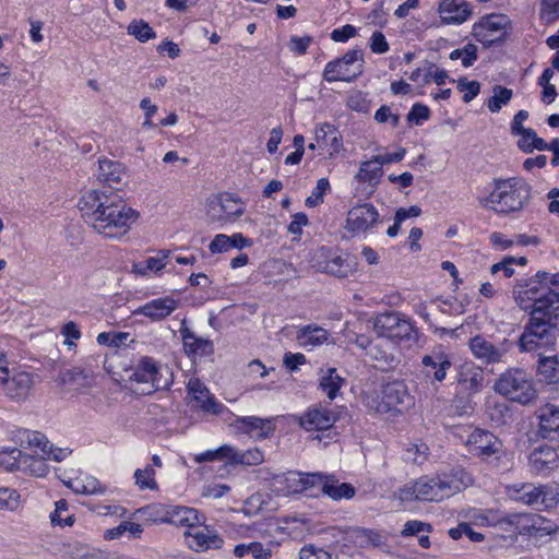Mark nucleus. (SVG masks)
Returning a JSON list of instances; mask_svg holds the SVG:
<instances>
[{
    "instance_id": "f257e3e1",
    "label": "nucleus",
    "mask_w": 559,
    "mask_h": 559,
    "mask_svg": "<svg viewBox=\"0 0 559 559\" xmlns=\"http://www.w3.org/2000/svg\"><path fill=\"white\" fill-rule=\"evenodd\" d=\"M86 223L98 234L109 238L126 235L139 218V213L121 199L97 189L86 192L79 203Z\"/></svg>"
},
{
    "instance_id": "f03ea898",
    "label": "nucleus",
    "mask_w": 559,
    "mask_h": 559,
    "mask_svg": "<svg viewBox=\"0 0 559 559\" xmlns=\"http://www.w3.org/2000/svg\"><path fill=\"white\" fill-rule=\"evenodd\" d=\"M516 305L530 312L522 335L543 328L545 316L551 309H559V273L537 272L528 280L519 281L513 287Z\"/></svg>"
},
{
    "instance_id": "7ed1b4c3",
    "label": "nucleus",
    "mask_w": 559,
    "mask_h": 559,
    "mask_svg": "<svg viewBox=\"0 0 559 559\" xmlns=\"http://www.w3.org/2000/svg\"><path fill=\"white\" fill-rule=\"evenodd\" d=\"M471 476L463 471L437 477H420L400 490L402 500H420L439 502L465 489L471 484Z\"/></svg>"
},
{
    "instance_id": "20e7f679",
    "label": "nucleus",
    "mask_w": 559,
    "mask_h": 559,
    "mask_svg": "<svg viewBox=\"0 0 559 559\" xmlns=\"http://www.w3.org/2000/svg\"><path fill=\"white\" fill-rule=\"evenodd\" d=\"M493 189L479 200L483 207L509 215L523 211L531 200V186L522 178L493 179Z\"/></svg>"
},
{
    "instance_id": "39448f33",
    "label": "nucleus",
    "mask_w": 559,
    "mask_h": 559,
    "mask_svg": "<svg viewBox=\"0 0 559 559\" xmlns=\"http://www.w3.org/2000/svg\"><path fill=\"white\" fill-rule=\"evenodd\" d=\"M493 389L510 401L527 405L537 397L533 379L523 369L510 368L497 379Z\"/></svg>"
},
{
    "instance_id": "423d86ee",
    "label": "nucleus",
    "mask_w": 559,
    "mask_h": 559,
    "mask_svg": "<svg viewBox=\"0 0 559 559\" xmlns=\"http://www.w3.org/2000/svg\"><path fill=\"white\" fill-rule=\"evenodd\" d=\"M559 309H551L544 318V326L532 331L528 335H521L519 347L522 352H533L537 348L556 352L559 336Z\"/></svg>"
},
{
    "instance_id": "0eeeda50",
    "label": "nucleus",
    "mask_w": 559,
    "mask_h": 559,
    "mask_svg": "<svg viewBox=\"0 0 559 559\" xmlns=\"http://www.w3.org/2000/svg\"><path fill=\"white\" fill-rule=\"evenodd\" d=\"M362 49L348 50L342 58L330 61L323 71V79L326 82L345 81L350 82L364 71Z\"/></svg>"
},
{
    "instance_id": "6e6552de",
    "label": "nucleus",
    "mask_w": 559,
    "mask_h": 559,
    "mask_svg": "<svg viewBox=\"0 0 559 559\" xmlns=\"http://www.w3.org/2000/svg\"><path fill=\"white\" fill-rule=\"evenodd\" d=\"M130 379L150 384L151 392L168 388L171 383V372L167 366L145 356L139 360Z\"/></svg>"
},
{
    "instance_id": "1a4fd4ad",
    "label": "nucleus",
    "mask_w": 559,
    "mask_h": 559,
    "mask_svg": "<svg viewBox=\"0 0 559 559\" xmlns=\"http://www.w3.org/2000/svg\"><path fill=\"white\" fill-rule=\"evenodd\" d=\"M373 329L379 336L395 341L409 340L414 331L412 323L399 312L378 314Z\"/></svg>"
},
{
    "instance_id": "9d476101",
    "label": "nucleus",
    "mask_w": 559,
    "mask_h": 559,
    "mask_svg": "<svg viewBox=\"0 0 559 559\" xmlns=\"http://www.w3.org/2000/svg\"><path fill=\"white\" fill-rule=\"evenodd\" d=\"M379 223L378 210L370 203H364L348 211L345 229L353 236H358L371 231Z\"/></svg>"
},
{
    "instance_id": "9b49d317",
    "label": "nucleus",
    "mask_w": 559,
    "mask_h": 559,
    "mask_svg": "<svg viewBox=\"0 0 559 559\" xmlns=\"http://www.w3.org/2000/svg\"><path fill=\"white\" fill-rule=\"evenodd\" d=\"M423 374L432 382L441 383L445 380L452 367L449 352L443 345L435 346L421 357Z\"/></svg>"
},
{
    "instance_id": "f8f14e48",
    "label": "nucleus",
    "mask_w": 559,
    "mask_h": 559,
    "mask_svg": "<svg viewBox=\"0 0 559 559\" xmlns=\"http://www.w3.org/2000/svg\"><path fill=\"white\" fill-rule=\"evenodd\" d=\"M340 419L336 411L326 405L317 404L309 407L304 414L296 417L298 425L307 431L328 430Z\"/></svg>"
},
{
    "instance_id": "ddd939ff",
    "label": "nucleus",
    "mask_w": 559,
    "mask_h": 559,
    "mask_svg": "<svg viewBox=\"0 0 559 559\" xmlns=\"http://www.w3.org/2000/svg\"><path fill=\"white\" fill-rule=\"evenodd\" d=\"M34 385L33 374L26 371H7L4 378H0V386L3 393L13 401H24Z\"/></svg>"
},
{
    "instance_id": "4468645a",
    "label": "nucleus",
    "mask_w": 559,
    "mask_h": 559,
    "mask_svg": "<svg viewBox=\"0 0 559 559\" xmlns=\"http://www.w3.org/2000/svg\"><path fill=\"white\" fill-rule=\"evenodd\" d=\"M468 345L474 357L487 365L503 362L509 350L507 341L495 345L481 335L472 337Z\"/></svg>"
},
{
    "instance_id": "2eb2a0df",
    "label": "nucleus",
    "mask_w": 559,
    "mask_h": 559,
    "mask_svg": "<svg viewBox=\"0 0 559 559\" xmlns=\"http://www.w3.org/2000/svg\"><path fill=\"white\" fill-rule=\"evenodd\" d=\"M508 24L509 19L506 15L491 14L475 23L472 34L478 41L491 45L502 37Z\"/></svg>"
},
{
    "instance_id": "dca6fc26",
    "label": "nucleus",
    "mask_w": 559,
    "mask_h": 559,
    "mask_svg": "<svg viewBox=\"0 0 559 559\" xmlns=\"http://www.w3.org/2000/svg\"><path fill=\"white\" fill-rule=\"evenodd\" d=\"M412 400L403 382L386 383L382 389V404L378 406V412H389L391 409L402 412L412 404Z\"/></svg>"
},
{
    "instance_id": "f3484780",
    "label": "nucleus",
    "mask_w": 559,
    "mask_h": 559,
    "mask_svg": "<svg viewBox=\"0 0 559 559\" xmlns=\"http://www.w3.org/2000/svg\"><path fill=\"white\" fill-rule=\"evenodd\" d=\"M469 453L481 459H488L499 452L500 440L491 432L483 429H475L465 442Z\"/></svg>"
},
{
    "instance_id": "a211bd4d",
    "label": "nucleus",
    "mask_w": 559,
    "mask_h": 559,
    "mask_svg": "<svg viewBox=\"0 0 559 559\" xmlns=\"http://www.w3.org/2000/svg\"><path fill=\"white\" fill-rule=\"evenodd\" d=\"M314 266L328 274L336 277H346L350 272V266L346 261L331 249L322 247L314 252Z\"/></svg>"
},
{
    "instance_id": "6ab92c4d",
    "label": "nucleus",
    "mask_w": 559,
    "mask_h": 559,
    "mask_svg": "<svg viewBox=\"0 0 559 559\" xmlns=\"http://www.w3.org/2000/svg\"><path fill=\"white\" fill-rule=\"evenodd\" d=\"M186 545L194 551L219 549L224 540L222 537L205 526H194L183 534Z\"/></svg>"
},
{
    "instance_id": "aec40b11",
    "label": "nucleus",
    "mask_w": 559,
    "mask_h": 559,
    "mask_svg": "<svg viewBox=\"0 0 559 559\" xmlns=\"http://www.w3.org/2000/svg\"><path fill=\"white\" fill-rule=\"evenodd\" d=\"M516 535L544 536L555 532L554 526L542 515L515 512Z\"/></svg>"
},
{
    "instance_id": "412c9836",
    "label": "nucleus",
    "mask_w": 559,
    "mask_h": 559,
    "mask_svg": "<svg viewBox=\"0 0 559 559\" xmlns=\"http://www.w3.org/2000/svg\"><path fill=\"white\" fill-rule=\"evenodd\" d=\"M179 307V301L170 296L153 299L136 308L133 313L143 316L151 321H162Z\"/></svg>"
},
{
    "instance_id": "4be33fe9",
    "label": "nucleus",
    "mask_w": 559,
    "mask_h": 559,
    "mask_svg": "<svg viewBox=\"0 0 559 559\" xmlns=\"http://www.w3.org/2000/svg\"><path fill=\"white\" fill-rule=\"evenodd\" d=\"M185 323L186 321L183 320L179 330L185 353L192 359L212 355L214 353V345L212 341L198 336L194 332L187 328Z\"/></svg>"
},
{
    "instance_id": "5701e85b",
    "label": "nucleus",
    "mask_w": 559,
    "mask_h": 559,
    "mask_svg": "<svg viewBox=\"0 0 559 559\" xmlns=\"http://www.w3.org/2000/svg\"><path fill=\"white\" fill-rule=\"evenodd\" d=\"M189 395L203 412L217 415L222 412V405L217 403L209 389L198 378H191L187 384Z\"/></svg>"
},
{
    "instance_id": "b1692460",
    "label": "nucleus",
    "mask_w": 559,
    "mask_h": 559,
    "mask_svg": "<svg viewBox=\"0 0 559 559\" xmlns=\"http://www.w3.org/2000/svg\"><path fill=\"white\" fill-rule=\"evenodd\" d=\"M559 455L550 445L534 449L528 456L531 472L536 475H547L557 467Z\"/></svg>"
},
{
    "instance_id": "393cba45",
    "label": "nucleus",
    "mask_w": 559,
    "mask_h": 559,
    "mask_svg": "<svg viewBox=\"0 0 559 559\" xmlns=\"http://www.w3.org/2000/svg\"><path fill=\"white\" fill-rule=\"evenodd\" d=\"M535 416L537 418V431L544 439H552L554 435L559 433V407L547 403L539 406Z\"/></svg>"
},
{
    "instance_id": "a878e982",
    "label": "nucleus",
    "mask_w": 559,
    "mask_h": 559,
    "mask_svg": "<svg viewBox=\"0 0 559 559\" xmlns=\"http://www.w3.org/2000/svg\"><path fill=\"white\" fill-rule=\"evenodd\" d=\"M456 380L464 391L477 393L484 388V370L473 361H465L457 368Z\"/></svg>"
},
{
    "instance_id": "bb28decb",
    "label": "nucleus",
    "mask_w": 559,
    "mask_h": 559,
    "mask_svg": "<svg viewBox=\"0 0 559 559\" xmlns=\"http://www.w3.org/2000/svg\"><path fill=\"white\" fill-rule=\"evenodd\" d=\"M97 179L115 190H120L127 183L128 175L120 163L103 159L99 160Z\"/></svg>"
},
{
    "instance_id": "cd10ccee",
    "label": "nucleus",
    "mask_w": 559,
    "mask_h": 559,
    "mask_svg": "<svg viewBox=\"0 0 559 559\" xmlns=\"http://www.w3.org/2000/svg\"><path fill=\"white\" fill-rule=\"evenodd\" d=\"M438 11L447 24H461L472 14L471 5L465 0H442Z\"/></svg>"
},
{
    "instance_id": "c85d7f7f",
    "label": "nucleus",
    "mask_w": 559,
    "mask_h": 559,
    "mask_svg": "<svg viewBox=\"0 0 559 559\" xmlns=\"http://www.w3.org/2000/svg\"><path fill=\"white\" fill-rule=\"evenodd\" d=\"M233 426L239 432L247 433L255 439H264L274 431V426L270 419L255 416L239 417Z\"/></svg>"
},
{
    "instance_id": "c756f323",
    "label": "nucleus",
    "mask_w": 559,
    "mask_h": 559,
    "mask_svg": "<svg viewBox=\"0 0 559 559\" xmlns=\"http://www.w3.org/2000/svg\"><path fill=\"white\" fill-rule=\"evenodd\" d=\"M534 510L539 512H551L559 506V484H537Z\"/></svg>"
},
{
    "instance_id": "7c9ffc66",
    "label": "nucleus",
    "mask_w": 559,
    "mask_h": 559,
    "mask_svg": "<svg viewBox=\"0 0 559 559\" xmlns=\"http://www.w3.org/2000/svg\"><path fill=\"white\" fill-rule=\"evenodd\" d=\"M329 332L316 324L305 325L297 331L296 340L304 348H313L328 342Z\"/></svg>"
},
{
    "instance_id": "2f4dec72",
    "label": "nucleus",
    "mask_w": 559,
    "mask_h": 559,
    "mask_svg": "<svg viewBox=\"0 0 559 559\" xmlns=\"http://www.w3.org/2000/svg\"><path fill=\"white\" fill-rule=\"evenodd\" d=\"M536 487L534 483H516L507 486L506 493L512 501L522 503L526 507L534 509L536 499Z\"/></svg>"
},
{
    "instance_id": "473e14b6",
    "label": "nucleus",
    "mask_w": 559,
    "mask_h": 559,
    "mask_svg": "<svg viewBox=\"0 0 559 559\" xmlns=\"http://www.w3.org/2000/svg\"><path fill=\"white\" fill-rule=\"evenodd\" d=\"M301 479V473L299 472H288L286 474L278 475L273 478V490L277 495L282 496L304 492Z\"/></svg>"
},
{
    "instance_id": "72a5a7b5",
    "label": "nucleus",
    "mask_w": 559,
    "mask_h": 559,
    "mask_svg": "<svg viewBox=\"0 0 559 559\" xmlns=\"http://www.w3.org/2000/svg\"><path fill=\"white\" fill-rule=\"evenodd\" d=\"M542 349L543 352L539 353L538 373L545 382L556 383L559 381V361L557 355H546V353L551 352L545 348Z\"/></svg>"
},
{
    "instance_id": "f704fd0d",
    "label": "nucleus",
    "mask_w": 559,
    "mask_h": 559,
    "mask_svg": "<svg viewBox=\"0 0 559 559\" xmlns=\"http://www.w3.org/2000/svg\"><path fill=\"white\" fill-rule=\"evenodd\" d=\"M322 493L332 500L352 499L356 489L348 483H340L334 476L326 475Z\"/></svg>"
},
{
    "instance_id": "c9c22d12",
    "label": "nucleus",
    "mask_w": 559,
    "mask_h": 559,
    "mask_svg": "<svg viewBox=\"0 0 559 559\" xmlns=\"http://www.w3.org/2000/svg\"><path fill=\"white\" fill-rule=\"evenodd\" d=\"M382 176L383 169L381 162L373 156L370 160H366L360 164L356 179L364 183L367 182L371 188H373L379 183Z\"/></svg>"
},
{
    "instance_id": "e433bc0d",
    "label": "nucleus",
    "mask_w": 559,
    "mask_h": 559,
    "mask_svg": "<svg viewBox=\"0 0 559 559\" xmlns=\"http://www.w3.org/2000/svg\"><path fill=\"white\" fill-rule=\"evenodd\" d=\"M66 485L73 492L80 495H97L105 492V488L100 485L99 480L90 475L72 479L66 483Z\"/></svg>"
},
{
    "instance_id": "4c0bfd02",
    "label": "nucleus",
    "mask_w": 559,
    "mask_h": 559,
    "mask_svg": "<svg viewBox=\"0 0 559 559\" xmlns=\"http://www.w3.org/2000/svg\"><path fill=\"white\" fill-rule=\"evenodd\" d=\"M218 197L224 209L225 222L233 223L243 215L245 204L239 198L230 193H221Z\"/></svg>"
},
{
    "instance_id": "58836bf2",
    "label": "nucleus",
    "mask_w": 559,
    "mask_h": 559,
    "mask_svg": "<svg viewBox=\"0 0 559 559\" xmlns=\"http://www.w3.org/2000/svg\"><path fill=\"white\" fill-rule=\"evenodd\" d=\"M344 383L335 368H329L320 378V388L330 400H334Z\"/></svg>"
},
{
    "instance_id": "ea45409f",
    "label": "nucleus",
    "mask_w": 559,
    "mask_h": 559,
    "mask_svg": "<svg viewBox=\"0 0 559 559\" xmlns=\"http://www.w3.org/2000/svg\"><path fill=\"white\" fill-rule=\"evenodd\" d=\"M167 521L177 525L188 526L189 530L200 522L197 510L186 507H175Z\"/></svg>"
},
{
    "instance_id": "a19ab883",
    "label": "nucleus",
    "mask_w": 559,
    "mask_h": 559,
    "mask_svg": "<svg viewBox=\"0 0 559 559\" xmlns=\"http://www.w3.org/2000/svg\"><path fill=\"white\" fill-rule=\"evenodd\" d=\"M46 457L33 456L24 453L21 462V471L36 477H44L47 475L49 468L46 464Z\"/></svg>"
},
{
    "instance_id": "79ce46f5",
    "label": "nucleus",
    "mask_w": 559,
    "mask_h": 559,
    "mask_svg": "<svg viewBox=\"0 0 559 559\" xmlns=\"http://www.w3.org/2000/svg\"><path fill=\"white\" fill-rule=\"evenodd\" d=\"M128 34L134 36L139 41L146 43L156 37L154 29L143 20H133L128 25Z\"/></svg>"
},
{
    "instance_id": "37998d69",
    "label": "nucleus",
    "mask_w": 559,
    "mask_h": 559,
    "mask_svg": "<svg viewBox=\"0 0 559 559\" xmlns=\"http://www.w3.org/2000/svg\"><path fill=\"white\" fill-rule=\"evenodd\" d=\"M513 92L501 85L493 87V96L488 99L487 106L491 112H497L503 105H507L512 98Z\"/></svg>"
},
{
    "instance_id": "c03bdc74",
    "label": "nucleus",
    "mask_w": 559,
    "mask_h": 559,
    "mask_svg": "<svg viewBox=\"0 0 559 559\" xmlns=\"http://www.w3.org/2000/svg\"><path fill=\"white\" fill-rule=\"evenodd\" d=\"M23 452L16 448L3 450L0 452V466L7 471L21 468Z\"/></svg>"
},
{
    "instance_id": "a18cd8bd",
    "label": "nucleus",
    "mask_w": 559,
    "mask_h": 559,
    "mask_svg": "<svg viewBox=\"0 0 559 559\" xmlns=\"http://www.w3.org/2000/svg\"><path fill=\"white\" fill-rule=\"evenodd\" d=\"M25 442L32 449H37L43 455L51 450V442L39 431H25Z\"/></svg>"
},
{
    "instance_id": "49530a36",
    "label": "nucleus",
    "mask_w": 559,
    "mask_h": 559,
    "mask_svg": "<svg viewBox=\"0 0 559 559\" xmlns=\"http://www.w3.org/2000/svg\"><path fill=\"white\" fill-rule=\"evenodd\" d=\"M450 59H461L465 68L471 67L477 59V47L471 43L466 44L463 48L451 51Z\"/></svg>"
},
{
    "instance_id": "de8ad7c7",
    "label": "nucleus",
    "mask_w": 559,
    "mask_h": 559,
    "mask_svg": "<svg viewBox=\"0 0 559 559\" xmlns=\"http://www.w3.org/2000/svg\"><path fill=\"white\" fill-rule=\"evenodd\" d=\"M20 506V493L15 489L0 488V511H14Z\"/></svg>"
},
{
    "instance_id": "09e8293b",
    "label": "nucleus",
    "mask_w": 559,
    "mask_h": 559,
    "mask_svg": "<svg viewBox=\"0 0 559 559\" xmlns=\"http://www.w3.org/2000/svg\"><path fill=\"white\" fill-rule=\"evenodd\" d=\"M356 542L361 547H377L384 543L383 536L372 530H359L356 532Z\"/></svg>"
},
{
    "instance_id": "8fccbe9b",
    "label": "nucleus",
    "mask_w": 559,
    "mask_h": 559,
    "mask_svg": "<svg viewBox=\"0 0 559 559\" xmlns=\"http://www.w3.org/2000/svg\"><path fill=\"white\" fill-rule=\"evenodd\" d=\"M514 518H516L515 512L500 514L495 511V520L492 521V526H496L511 535H516V520Z\"/></svg>"
},
{
    "instance_id": "3c124183",
    "label": "nucleus",
    "mask_w": 559,
    "mask_h": 559,
    "mask_svg": "<svg viewBox=\"0 0 559 559\" xmlns=\"http://www.w3.org/2000/svg\"><path fill=\"white\" fill-rule=\"evenodd\" d=\"M206 216L212 223H218L221 225L228 224L225 222L224 209L218 195L207 201Z\"/></svg>"
},
{
    "instance_id": "603ef678",
    "label": "nucleus",
    "mask_w": 559,
    "mask_h": 559,
    "mask_svg": "<svg viewBox=\"0 0 559 559\" xmlns=\"http://www.w3.org/2000/svg\"><path fill=\"white\" fill-rule=\"evenodd\" d=\"M68 511V502L63 499L56 502V509L50 514V521L53 525L71 526L74 523L73 515L62 516L63 512Z\"/></svg>"
},
{
    "instance_id": "864d4df0",
    "label": "nucleus",
    "mask_w": 559,
    "mask_h": 559,
    "mask_svg": "<svg viewBox=\"0 0 559 559\" xmlns=\"http://www.w3.org/2000/svg\"><path fill=\"white\" fill-rule=\"evenodd\" d=\"M167 255H163L162 258L158 257H151L146 259L144 264H134L133 271L141 275H146L148 272H158L162 269L165 267V259Z\"/></svg>"
},
{
    "instance_id": "5fc2aeb1",
    "label": "nucleus",
    "mask_w": 559,
    "mask_h": 559,
    "mask_svg": "<svg viewBox=\"0 0 559 559\" xmlns=\"http://www.w3.org/2000/svg\"><path fill=\"white\" fill-rule=\"evenodd\" d=\"M330 190V182L326 178L318 180L316 188L313 189L310 197L307 198L306 204L308 206H317L323 202V195Z\"/></svg>"
},
{
    "instance_id": "6e6d98bb",
    "label": "nucleus",
    "mask_w": 559,
    "mask_h": 559,
    "mask_svg": "<svg viewBox=\"0 0 559 559\" xmlns=\"http://www.w3.org/2000/svg\"><path fill=\"white\" fill-rule=\"evenodd\" d=\"M465 518L469 519L473 524L476 525H492V521L495 520V511L493 510H479V509H471L465 514Z\"/></svg>"
},
{
    "instance_id": "4d7b16f0",
    "label": "nucleus",
    "mask_w": 559,
    "mask_h": 559,
    "mask_svg": "<svg viewBox=\"0 0 559 559\" xmlns=\"http://www.w3.org/2000/svg\"><path fill=\"white\" fill-rule=\"evenodd\" d=\"M134 477L136 485L140 486V488H156V481L154 479L155 471L152 467L146 466L143 469H136L134 473Z\"/></svg>"
},
{
    "instance_id": "13d9d810",
    "label": "nucleus",
    "mask_w": 559,
    "mask_h": 559,
    "mask_svg": "<svg viewBox=\"0 0 559 559\" xmlns=\"http://www.w3.org/2000/svg\"><path fill=\"white\" fill-rule=\"evenodd\" d=\"M457 88L460 90V92L464 93L463 102L469 103L478 95L480 91V85L477 81H467L466 79H460L457 81Z\"/></svg>"
},
{
    "instance_id": "bf43d9fd",
    "label": "nucleus",
    "mask_w": 559,
    "mask_h": 559,
    "mask_svg": "<svg viewBox=\"0 0 559 559\" xmlns=\"http://www.w3.org/2000/svg\"><path fill=\"white\" fill-rule=\"evenodd\" d=\"M85 379L86 376L84 374L83 370L78 367L64 370L59 374V381L62 384L82 385Z\"/></svg>"
},
{
    "instance_id": "052dcab7",
    "label": "nucleus",
    "mask_w": 559,
    "mask_h": 559,
    "mask_svg": "<svg viewBox=\"0 0 559 559\" xmlns=\"http://www.w3.org/2000/svg\"><path fill=\"white\" fill-rule=\"evenodd\" d=\"M264 461L263 453L258 449H250L246 452H239L237 464L246 466H255Z\"/></svg>"
},
{
    "instance_id": "680f3d73",
    "label": "nucleus",
    "mask_w": 559,
    "mask_h": 559,
    "mask_svg": "<svg viewBox=\"0 0 559 559\" xmlns=\"http://www.w3.org/2000/svg\"><path fill=\"white\" fill-rule=\"evenodd\" d=\"M325 474L321 473H301V485L304 487V491L310 490L316 487H320L323 489V484L325 481Z\"/></svg>"
},
{
    "instance_id": "e2e57ef3",
    "label": "nucleus",
    "mask_w": 559,
    "mask_h": 559,
    "mask_svg": "<svg viewBox=\"0 0 559 559\" xmlns=\"http://www.w3.org/2000/svg\"><path fill=\"white\" fill-rule=\"evenodd\" d=\"M374 120L378 123L390 122L392 127H397L400 117L397 114H393L390 106H381L374 114Z\"/></svg>"
},
{
    "instance_id": "0e129e2a",
    "label": "nucleus",
    "mask_w": 559,
    "mask_h": 559,
    "mask_svg": "<svg viewBox=\"0 0 559 559\" xmlns=\"http://www.w3.org/2000/svg\"><path fill=\"white\" fill-rule=\"evenodd\" d=\"M447 79L448 72L445 70L437 69L431 64L424 73V85L429 84L431 81H435L437 85H443Z\"/></svg>"
},
{
    "instance_id": "69168bd1",
    "label": "nucleus",
    "mask_w": 559,
    "mask_h": 559,
    "mask_svg": "<svg viewBox=\"0 0 559 559\" xmlns=\"http://www.w3.org/2000/svg\"><path fill=\"white\" fill-rule=\"evenodd\" d=\"M230 491L226 484H209L203 487L202 497L219 499Z\"/></svg>"
},
{
    "instance_id": "338daca9",
    "label": "nucleus",
    "mask_w": 559,
    "mask_h": 559,
    "mask_svg": "<svg viewBox=\"0 0 559 559\" xmlns=\"http://www.w3.org/2000/svg\"><path fill=\"white\" fill-rule=\"evenodd\" d=\"M516 135H521L518 145L524 152H532L534 150V140L537 136V133L533 129H525L522 132L516 133Z\"/></svg>"
},
{
    "instance_id": "774afa93",
    "label": "nucleus",
    "mask_w": 559,
    "mask_h": 559,
    "mask_svg": "<svg viewBox=\"0 0 559 559\" xmlns=\"http://www.w3.org/2000/svg\"><path fill=\"white\" fill-rule=\"evenodd\" d=\"M300 559H332V557L326 550L309 545L301 548Z\"/></svg>"
}]
</instances>
